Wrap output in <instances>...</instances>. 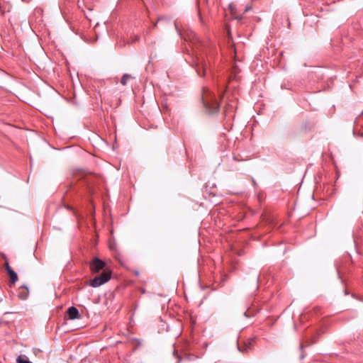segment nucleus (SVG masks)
<instances>
[{"label": "nucleus", "mask_w": 363, "mask_h": 363, "mask_svg": "<svg viewBox=\"0 0 363 363\" xmlns=\"http://www.w3.org/2000/svg\"><path fill=\"white\" fill-rule=\"evenodd\" d=\"M173 26L174 27L175 30L179 32L177 24L176 22H173Z\"/></svg>", "instance_id": "13"}, {"label": "nucleus", "mask_w": 363, "mask_h": 363, "mask_svg": "<svg viewBox=\"0 0 363 363\" xmlns=\"http://www.w3.org/2000/svg\"><path fill=\"white\" fill-rule=\"evenodd\" d=\"M233 160H234L235 161H240V160L238 158V157H237V156H233Z\"/></svg>", "instance_id": "16"}, {"label": "nucleus", "mask_w": 363, "mask_h": 363, "mask_svg": "<svg viewBox=\"0 0 363 363\" xmlns=\"http://www.w3.org/2000/svg\"><path fill=\"white\" fill-rule=\"evenodd\" d=\"M5 268H6V272L9 270V269H11V267H10L9 264L8 262H6L5 263Z\"/></svg>", "instance_id": "11"}, {"label": "nucleus", "mask_w": 363, "mask_h": 363, "mask_svg": "<svg viewBox=\"0 0 363 363\" xmlns=\"http://www.w3.org/2000/svg\"><path fill=\"white\" fill-rule=\"evenodd\" d=\"M6 325V322L0 319V326Z\"/></svg>", "instance_id": "12"}, {"label": "nucleus", "mask_w": 363, "mask_h": 363, "mask_svg": "<svg viewBox=\"0 0 363 363\" xmlns=\"http://www.w3.org/2000/svg\"><path fill=\"white\" fill-rule=\"evenodd\" d=\"M67 313L70 320H75L80 316L78 309L74 306L69 307L67 311Z\"/></svg>", "instance_id": "5"}, {"label": "nucleus", "mask_w": 363, "mask_h": 363, "mask_svg": "<svg viewBox=\"0 0 363 363\" xmlns=\"http://www.w3.org/2000/svg\"><path fill=\"white\" fill-rule=\"evenodd\" d=\"M237 18H238V20H241L242 17H241V16H239V17H237Z\"/></svg>", "instance_id": "21"}, {"label": "nucleus", "mask_w": 363, "mask_h": 363, "mask_svg": "<svg viewBox=\"0 0 363 363\" xmlns=\"http://www.w3.org/2000/svg\"><path fill=\"white\" fill-rule=\"evenodd\" d=\"M250 348L249 346H245L244 349H241V347L238 345V349L240 352H246Z\"/></svg>", "instance_id": "10"}, {"label": "nucleus", "mask_w": 363, "mask_h": 363, "mask_svg": "<svg viewBox=\"0 0 363 363\" xmlns=\"http://www.w3.org/2000/svg\"><path fill=\"white\" fill-rule=\"evenodd\" d=\"M17 363H32L25 354H21L16 358Z\"/></svg>", "instance_id": "7"}, {"label": "nucleus", "mask_w": 363, "mask_h": 363, "mask_svg": "<svg viewBox=\"0 0 363 363\" xmlns=\"http://www.w3.org/2000/svg\"><path fill=\"white\" fill-rule=\"evenodd\" d=\"M81 363H91L90 361L87 360V359H84V360H82Z\"/></svg>", "instance_id": "15"}, {"label": "nucleus", "mask_w": 363, "mask_h": 363, "mask_svg": "<svg viewBox=\"0 0 363 363\" xmlns=\"http://www.w3.org/2000/svg\"><path fill=\"white\" fill-rule=\"evenodd\" d=\"M303 347H304L303 344L302 342H300L299 348L301 351L303 350Z\"/></svg>", "instance_id": "14"}, {"label": "nucleus", "mask_w": 363, "mask_h": 363, "mask_svg": "<svg viewBox=\"0 0 363 363\" xmlns=\"http://www.w3.org/2000/svg\"><path fill=\"white\" fill-rule=\"evenodd\" d=\"M111 271L104 269L101 274L89 280V285L94 288H96L108 281L111 279Z\"/></svg>", "instance_id": "3"}, {"label": "nucleus", "mask_w": 363, "mask_h": 363, "mask_svg": "<svg viewBox=\"0 0 363 363\" xmlns=\"http://www.w3.org/2000/svg\"><path fill=\"white\" fill-rule=\"evenodd\" d=\"M7 273L10 277V280L11 283L14 284L18 281V275L12 269H9L7 271Z\"/></svg>", "instance_id": "6"}, {"label": "nucleus", "mask_w": 363, "mask_h": 363, "mask_svg": "<svg viewBox=\"0 0 363 363\" xmlns=\"http://www.w3.org/2000/svg\"><path fill=\"white\" fill-rule=\"evenodd\" d=\"M177 357L178 358V362H179L181 361V357L178 354H177Z\"/></svg>", "instance_id": "18"}, {"label": "nucleus", "mask_w": 363, "mask_h": 363, "mask_svg": "<svg viewBox=\"0 0 363 363\" xmlns=\"http://www.w3.org/2000/svg\"><path fill=\"white\" fill-rule=\"evenodd\" d=\"M163 21L170 23V21L168 20L167 18L162 17V18H158L157 21L153 25V27H156L157 23H160L163 22Z\"/></svg>", "instance_id": "9"}, {"label": "nucleus", "mask_w": 363, "mask_h": 363, "mask_svg": "<svg viewBox=\"0 0 363 363\" xmlns=\"http://www.w3.org/2000/svg\"><path fill=\"white\" fill-rule=\"evenodd\" d=\"M212 51L210 48H204L196 53L195 58L193 61V67H194L198 75L204 77L206 74L208 66L211 65V58L212 57Z\"/></svg>", "instance_id": "1"}, {"label": "nucleus", "mask_w": 363, "mask_h": 363, "mask_svg": "<svg viewBox=\"0 0 363 363\" xmlns=\"http://www.w3.org/2000/svg\"><path fill=\"white\" fill-rule=\"evenodd\" d=\"M132 77L130 74H124L121 79V83L122 85L125 86L127 84V81L130 79H131Z\"/></svg>", "instance_id": "8"}, {"label": "nucleus", "mask_w": 363, "mask_h": 363, "mask_svg": "<svg viewBox=\"0 0 363 363\" xmlns=\"http://www.w3.org/2000/svg\"><path fill=\"white\" fill-rule=\"evenodd\" d=\"M229 6H230V9L231 11H233V6L232 4H230Z\"/></svg>", "instance_id": "17"}, {"label": "nucleus", "mask_w": 363, "mask_h": 363, "mask_svg": "<svg viewBox=\"0 0 363 363\" xmlns=\"http://www.w3.org/2000/svg\"><path fill=\"white\" fill-rule=\"evenodd\" d=\"M2 301V298L0 297V303Z\"/></svg>", "instance_id": "22"}, {"label": "nucleus", "mask_w": 363, "mask_h": 363, "mask_svg": "<svg viewBox=\"0 0 363 363\" xmlns=\"http://www.w3.org/2000/svg\"><path fill=\"white\" fill-rule=\"evenodd\" d=\"M316 341V337H313V342H315Z\"/></svg>", "instance_id": "19"}, {"label": "nucleus", "mask_w": 363, "mask_h": 363, "mask_svg": "<svg viewBox=\"0 0 363 363\" xmlns=\"http://www.w3.org/2000/svg\"><path fill=\"white\" fill-rule=\"evenodd\" d=\"M202 102L208 113H214L218 112L219 104L216 100L215 95L207 87L203 89Z\"/></svg>", "instance_id": "2"}, {"label": "nucleus", "mask_w": 363, "mask_h": 363, "mask_svg": "<svg viewBox=\"0 0 363 363\" xmlns=\"http://www.w3.org/2000/svg\"><path fill=\"white\" fill-rule=\"evenodd\" d=\"M106 267V263L98 257H94L89 264V267L92 273H98L99 271L104 269Z\"/></svg>", "instance_id": "4"}, {"label": "nucleus", "mask_w": 363, "mask_h": 363, "mask_svg": "<svg viewBox=\"0 0 363 363\" xmlns=\"http://www.w3.org/2000/svg\"><path fill=\"white\" fill-rule=\"evenodd\" d=\"M304 357L303 352L301 353V358L303 359Z\"/></svg>", "instance_id": "20"}]
</instances>
